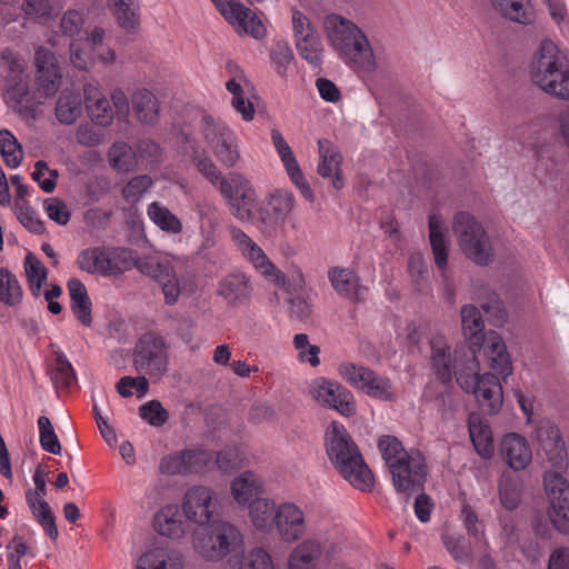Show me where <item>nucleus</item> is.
I'll list each match as a JSON object with an SVG mask.
<instances>
[{"instance_id":"7","label":"nucleus","mask_w":569,"mask_h":569,"mask_svg":"<svg viewBox=\"0 0 569 569\" xmlns=\"http://www.w3.org/2000/svg\"><path fill=\"white\" fill-rule=\"evenodd\" d=\"M452 231L462 252L477 264H488L493 259V247L482 224L469 212L455 214Z\"/></svg>"},{"instance_id":"40","label":"nucleus","mask_w":569,"mask_h":569,"mask_svg":"<svg viewBox=\"0 0 569 569\" xmlns=\"http://www.w3.org/2000/svg\"><path fill=\"white\" fill-rule=\"evenodd\" d=\"M68 290L74 317L83 326H90L92 322L91 300L84 284L79 279H70L68 281Z\"/></svg>"},{"instance_id":"39","label":"nucleus","mask_w":569,"mask_h":569,"mask_svg":"<svg viewBox=\"0 0 569 569\" xmlns=\"http://www.w3.org/2000/svg\"><path fill=\"white\" fill-rule=\"evenodd\" d=\"M46 496L47 495L26 493V501L33 518L43 528L46 533L51 539H57L59 533L58 528L51 508L44 499Z\"/></svg>"},{"instance_id":"29","label":"nucleus","mask_w":569,"mask_h":569,"mask_svg":"<svg viewBox=\"0 0 569 569\" xmlns=\"http://www.w3.org/2000/svg\"><path fill=\"white\" fill-rule=\"evenodd\" d=\"M500 455L503 461L513 470L526 469L532 460L531 448L522 436L510 432L500 442Z\"/></svg>"},{"instance_id":"12","label":"nucleus","mask_w":569,"mask_h":569,"mask_svg":"<svg viewBox=\"0 0 569 569\" xmlns=\"http://www.w3.org/2000/svg\"><path fill=\"white\" fill-rule=\"evenodd\" d=\"M315 530L316 537L296 542L288 556V569H316L320 559L326 563L335 560L338 547L321 539V529L318 526Z\"/></svg>"},{"instance_id":"47","label":"nucleus","mask_w":569,"mask_h":569,"mask_svg":"<svg viewBox=\"0 0 569 569\" xmlns=\"http://www.w3.org/2000/svg\"><path fill=\"white\" fill-rule=\"evenodd\" d=\"M149 219L163 232L179 234L182 231L181 220L167 207L154 201L147 208Z\"/></svg>"},{"instance_id":"41","label":"nucleus","mask_w":569,"mask_h":569,"mask_svg":"<svg viewBox=\"0 0 569 569\" xmlns=\"http://www.w3.org/2000/svg\"><path fill=\"white\" fill-rule=\"evenodd\" d=\"M68 290L74 317L83 326H90L92 322L91 300L84 284L79 279H70L68 281Z\"/></svg>"},{"instance_id":"61","label":"nucleus","mask_w":569,"mask_h":569,"mask_svg":"<svg viewBox=\"0 0 569 569\" xmlns=\"http://www.w3.org/2000/svg\"><path fill=\"white\" fill-rule=\"evenodd\" d=\"M32 179L44 192H52L56 188L58 171L50 169L44 161H38L34 164Z\"/></svg>"},{"instance_id":"56","label":"nucleus","mask_w":569,"mask_h":569,"mask_svg":"<svg viewBox=\"0 0 569 569\" xmlns=\"http://www.w3.org/2000/svg\"><path fill=\"white\" fill-rule=\"evenodd\" d=\"M37 423L41 448L49 453L60 455L61 445L50 419L46 416H41L38 418Z\"/></svg>"},{"instance_id":"31","label":"nucleus","mask_w":569,"mask_h":569,"mask_svg":"<svg viewBox=\"0 0 569 569\" xmlns=\"http://www.w3.org/2000/svg\"><path fill=\"white\" fill-rule=\"evenodd\" d=\"M482 347L488 366L491 370L497 375L502 376L503 379L512 375L510 356L507 351L503 339L498 332L489 330L487 333V341Z\"/></svg>"},{"instance_id":"2","label":"nucleus","mask_w":569,"mask_h":569,"mask_svg":"<svg viewBox=\"0 0 569 569\" xmlns=\"http://www.w3.org/2000/svg\"><path fill=\"white\" fill-rule=\"evenodd\" d=\"M250 525L259 533H276L283 543H296L307 536L309 523L303 508L293 501H257L250 510Z\"/></svg>"},{"instance_id":"4","label":"nucleus","mask_w":569,"mask_h":569,"mask_svg":"<svg viewBox=\"0 0 569 569\" xmlns=\"http://www.w3.org/2000/svg\"><path fill=\"white\" fill-rule=\"evenodd\" d=\"M190 546L193 551L208 561H222L223 569L236 558L242 568L248 567L252 550L243 555V536L239 528L228 521H220L209 528L194 529L190 536Z\"/></svg>"},{"instance_id":"45","label":"nucleus","mask_w":569,"mask_h":569,"mask_svg":"<svg viewBox=\"0 0 569 569\" xmlns=\"http://www.w3.org/2000/svg\"><path fill=\"white\" fill-rule=\"evenodd\" d=\"M338 375L352 388L365 392L376 371L359 363L343 361L337 367Z\"/></svg>"},{"instance_id":"25","label":"nucleus","mask_w":569,"mask_h":569,"mask_svg":"<svg viewBox=\"0 0 569 569\" xmlns=\"http://www.w3.org/2000/svg\"><path fill=\"white\" fill-rule=\"evenodd\" d=\"M264 491L262 479L253 471L247 470L239 473L230 482V495L234 503L239 507H247L248 519L250 520V510L252 506L262 499Z\"/></svg>"},{"instance_id":"14","label":"nucleus","mask_w":569,"mask_h":569,"mask_svg":"<svg viewBox=\"0 0 569 569\" xmlns=\"http://www.w3.org/2000/svg\"><path fill=\"white\" fill-rule=\"evenodd\" d=\"M220 191L227 199L234 217L243 222L253 218L257 194L243 176L231 173L221 181Z\"/></svg>"},{"instance_id":"38","label":"nucleus","mask_w":569,"mask_h":569,"mask_svg":"<svg viewBox=\"0 0 569 569\" xmlns=\"http://www.w3.org/2000/svg\"><path fill=\"white\" fill-rule=\"evenodd\" d=\"M333 289L342 297L357 301L361 296L358 276L350 269L335 267L328 272Z\"/></svg>"},{"instance_id":"58","label":"nucleus","mask_w":569,"mask_h":569,"mask_svg":"<svg viewBox=\"0 0 569 569\" xmlns=\"http://www.w3.org/2000/svg\"><path fill=\"white\" fill-rule=\"evenodd\" d=\"M52 380L57 388H69L76 382L74 370L63 355L57 357Z\"/></svg>"},{"instance_id":"33","label":"nucleus","mask_w":569,"mask_h":569,"mask_svg":"<svg viewBox=\"0 0 569 569\" xmlns=\"http://www.w3.org/2000/svg\"><path fill=\"white\" fill-rule=\"evenodd\" d=\"M134 569H186L182 557L166 548L157 547L144 551L137 560Z\"/></svg>"},{"instance_id":"15","label":"nucleus","mask_w":569,"mask_h":569,"mask_svg":"<svg viewBox=\"0 0 569 569\" xmlns=\"http://www.w3.org/2000/svg\"><path fill=\"white\" fill-rule=\"evenodd\" d=\"M545 490L549 502V518L553 527L569 532V482L557 472H546Z\"/></svg>"},{"instance_id":"54","label":"nucleus","mask_w":569,"mask_h":569,"mask_svg":"<svg viewBox=\"0 0 569 569\" xmlns=\"http://www.w3.org/2000/svg\"><path fill=\"white\" fill-rule=\"evenodd\" d=\"M506 7L509 8V4L517 3V8L515 11H503V10H495L501 17L512 22H517L522 26L532 24L536 20V11L531 3V0H503Z\"/></svg>"},{"instance_id":"30","label":"nucleus","mask_w":569,"mask_h":569,"mask_svg":"<svg viewBox=\"0 0 569 569\" xmlns=\"http://www.w3.org/2000/svg\"><path fill=\"white\" fill-rule=\"evenodd\" d=\"M37 81L44 96L54 94L60 86L61 73L53 53L44 48L36 51Z\"/></svg>"},{"instance_id":"59","label":"nucleus","mask_w":569,"mask_h":569,"mask_svg":"<svg viewBox=\"0 0 569 569\" xmlns=\"http://www.w3.org/2000/svg\"><path fill=\"white\" fill-rule=\"evenodd\" d=\"M151 187L152 180L149 176H138L123 187L122 196L127 202L137 203Z\"/></svg>"},{"instance_id":"17","label":"nucleus","mask_w":569,"mask_h":569,"mask_svg":"<svg viewBox=\"0 0 569 569\" xmlns=\"http://www.w3.org/2000/svg\"><path fill=\"white\" fill-rule=\"evenodd\" d=\"M213 6L238 34L250 36L254 39H262L266 36L262 21L239 1L218 0Z\"/></svg>"},{"instance_id":"37","label":"nucleus","mask_w":569,"mask_h":569,"mask_svg":"<svg viewBox=\"0 0 569 569\" xmlns=\"http://www.w3.org/2000/svg\"><path fill=\"white\" fill-rule=\"evenodd\" d=\"M469 435L478 455L483 459L493 456L492 433L488 423L478 415L469 417Z\"/></svg>"},{"instance_id":"57","label":"nucleus","mask_w":569,"mask_h":569,"mask_svg":"<svg viewBox=\"0 0 569 569\" xmlns=\"http://www.w3.org/2000/svg\"><path fill=\"white\" fill-rule=\"evenodd\" d=\"M107 259L111 267L109 276L119 274L134 264V257L124 248H107Z\"/></svg>"},{"instance_id":"42","label":"nucleus","mask_w":569,"mask_h":569,"mask_svg":"<svg viewBox=\"0 0 569 569\" xmlns=\"http://www.w3.org/2000/svg\"><path fill=\"white\" fill-rule=\"evenodd\" d=\"M77 266L91 274L109 276L111 267L107 259V248H87L77 257Z\"/></svg>"},{"instance_id":"22","label":"nucleus","mask_w":569,"mask_h":569,"mask_svg":"<svg viewBox=\"0 0 569 569\" xmlns=\"http://www.w3.org/2000/svg\"><path fill=\"white\" fill-rule=\"evenodd\" d=\"M213 460V453L202 448H191L168 455L160 462V471L168 475L198 472Z\"/></svg>"},{"instance_id":"9","label":"nucleus","mask_w":569,"mask_h":569,"mask_svg":"<svg viewBox=\"0 0 569 569\" xmlns=\"http://www.w3.org/2000/svg\"><path fill=\"white\" fill-rule=\"evenodd\" d=\"M202 137L207 147L227 168L234 167L240 160V140L224 122L210 116L202 119Z\"/></svg>"},{"instance_id":"43","label":"nucleus","mask_w":569,"mask_h":569,"mask_svg":"<svg viewBox=\"0 0 569 569\" xmlns=\"http://www.w3.org/2000/svg\"><path fill=\"white\" fill-rule=\"evenodd\" d=\"M296 199L292 191L283 188L273 189L266 198L268 213L276 220L284 221L292 212Z\"/></svg>"},{"instance_id":"49","label":"nucleus","mask_w":569,"mask_h":569,"mask_svg":"<svg viewBox=\"0 0 569 569\" xmlns=\"http://www.w3.org/2000/svg\"><path fill=\"white\" fill-rule=\"evenodd\" d=\"M24 273L27 283L31 295L38 298L42 293V287L48 279V269L46 266L32 253H28L23 261Z\"/></svg>"},{"instance_id":"64","label":"nucleus","mask_w":569,"mask_h":569,"mask_svg":"<svg viewBox=\"0 0 569 569\" xmlns=\"http://www.w3.org/2000/svg\"><path fill=\"white\" fill-rule=\"evenodd\" d=\"M140 417L154 427H160L168 420V412L162 405L152 400L140 407Z\"/></svg>"},{"instance_id":"8","label":"nucleus","mask_w":569,"mask_h":569,"mask_svg":"<svg viewBox=\"0 0 569 569\" xmlns=\"http://www.w3.org/2000/svg\"><path fill=\"white\" fill-rule=\"evenodd\" d=\"M181 259L173 256L161 258L151 274L161 286L166 303L174 305L179 299L189 298L196 292V281L191 274L179 273Z\"/></svg>"},{"instance_id":"23","label":"nucleus","mask_w":569,"mask_h":569,"mask_svg":"<svg viewBox=\"0 0 569 569\" xmlns=\"http://www.w3.org/2000/svg\"><path fill=\"white\" fill-rule=\"evenodd\" d=\"M226 89L231 94L230 103L246 122L254 119L256 108L252 102L254 87L246 73L238 70L227 82Z\"/></svg>"},{"instance_id":"3","label":"nucleus","mask_w":569,"mask_h":569,"mask_svg":"<svg viewBox=\"0 0 569 569\" xmlns=\"http://www.w3.org/2000/svg\"><path fill=\"white\" fill-rule=\"evenodd\" d=\"M326 450L330 461L356 489L370 491L375 477L362 459L346 427L331 421L326 429Z\"/></svg>"},{"instance_id":"44","label":"nucleus","mask_w":569,"mask_h":569,"mask_svg":"<svg viewBox=\"0 0 569 569\" xmlns=\"http://www.w3.org/2000/svg\"><path fill=\"white\" fill-rule=\"evenodd\" d=\"M298 54L309 64L318 67L322 63L325 46L317 31L293 39Z\"/></svg>"},{"instance_id":"10","label":"nucleus","mask_w":569,"mask_h":569,"mask_svg":"<svg viewBox=\"0 0 569 569\" xmlns=\"http://www.w3.org/2000/svg\"><path fill=\"white\" fill-rule=\"evenodd\" d=\"M307 396L320 407L336 410L343 417L356 415V399L340 382L327 378H312L307 385Z\"/></svg>"},{"instance_id":"18","label":"nucleus","mask_w":569,"mask_h":569,"mask_svg":"<svg viewBox=\"0 0 569 569\" xmlns=\"http://www.w3.org/2000/svg\"><path fill=\"white\" fill-rule=\"evenodd\" d=\"M461 388L475 395L477 401L488 413H497L503 403L502 387L491 373L476 375L475 378L458 375Z\"/></svg>"},{"instance_id":"19","label":"nucleus","mask_w":569,"mask_h":569,"mask_svg":"<svg viewBox=\"0 0 569 569\" xmlns=\"http://www.w3.org/2000/svg\"><path fill=\"white\" fill-rule=\"evenodd\" d=\"M104 30L94 28L86 39L73 40L70 44L71 62L78 69H87L99 60L102 63L114 61V52L103 43Z\"/></svg>"},{"instance_id":"6","label":"nucleus","mask_w":569,"mask_h":569,"mask_svg":"<svg viewBox=\"0 0 569 569\" xmlns=\"http://www.w3.org/2000/svg\"><path fill=\"white\" fill-rule=\"evenodd\" d=\"M378 447L389 467L398 492L409 495L422 485L425 469L420 452L406 451L401 442L391 436L380 438Z\"/></svg>"},{"instance_id":"28","label":"nucleus","mask_w":569,"mask_h":569,"mask_svg":"<svg viewBox=\"0 0 569 569\" xmlns=\"http://www.w3.org/2000/svg\"><path fill=\"white\" fill-rule=\"evenodd\" d=\"M535 439L545 451L552 466L562 468L566 462L567 452L560 431L555 423L542 420L536 429Z\"/></svg>"},{"instance_id":"26","label":"nucleus","mask_w":569,"mask_h":569,"mask_svg":"<svg viewBox=\"0 0 569 569\" xmlns=\"http://www.w3.org/2000/svg\"><path fill=\"white\" fill-rule=\"evenodd\" d=\"M461 326L466 341L472 349V357L468 369L477 372L479 370V363L476 358V348L480 350L487 341V333L485 331V322L482 320L479 309L475 306L467 305L461 308Z\"/></svg>"},{"instance_id":"32","label":"nucleus","mask_w":569,"mask_h":569,"mask_svg":"<svg viewBox=\"0 0 569 569\" xmlns=\"http://www.w3.org/2000/svg\"><path fill=\"white\" fill-rule=\"evenodd\" d=\"M83 91L91 121L102 128L110 126L113 121V112L106 96L93 84H87Z\"/></svg>"},{"instance_id":"5","label":"nucleus","mask_w":569,"mask_h":569,"mask_svg":"<svg viewBox=\"0 0 569 569\" xmlns=\"http://www.w3.org/2000/svg\"><path fill=\"white\" fill-rule=\"evenodd\" d=\"M530 80L547 96L569 101V64L558 44L543 39L535 50L528 67Z\"/></svg>"},{"instance_id":"27","label":"nucleus","mask_w":569,"mask_h":569,"mask_svg":"<svg viewBox=\"0 0 569 569\" xmlns=\"http://www.w3.org/2000/svg\"><path fill=\"white\" fill-rule=\"evenodd\" d=\"M182 509L177 503H167L157 510L152 518V529L161 537L179 541L186 536L187 525Z\"/></svg>"},{"instance_id":"53","label":"nucleus","mask_w":569,"mask_h":569,"mask_svg":"<svg viewBox=\"0 0 569 569\" xmlns=\"http://www.w3.org/2000/svg\"><path fill=\"white\" fill-rule=\"evenodd\" d=\"M371 399L392 402L397 400V389L390 378L387 376L378 375L377 372L371 378L369 386L363 392Z\"/></svg>"},{"instance_id":"48","label":"nucleus","mask_w":569,"mask_h":569,"mask_svg":"<svg viewBox=\"0 0 569 569\" xmlns=\"http://www.w3.org/2000/svg\"><path fill=\"white\" fill-rule=\"evenodd\" d=\"M132 104L138 119L143 123H153L159 116V103L154 94L147 89H139L132 97Z\"/></svg>"},{"instance_id":"36","label":"nucleus","mask_w":569,"mask_h":569,"mask_svg":"<svg viewBox=\"0 0 569 569\" xmlns=\"http://www.w3.org/2000/svg\"><path fill=\"white\" fill-rule=\"evenodd\" d=\"M24 300V289L16 273L0 267V303L7 308L18 309Z\"/></svg>"},{"instance_id":"35","label":"nucleus","mask_w":569,"mask_h":569,"mask_svg":"<svg viewBox=\"0 0 569 569\" xmlns=\"http://www.w3.org/2000/svg\"><path fill=\"white\" fill-rule=\"evenodd\" d=\"M218 292L229 305H237L249 298L251 286L243 272H232L220 280Z\"/></svg>"},{"instance_id":"62","label":"nucleus","mask_w":569,"mask_h":569,"mask_svg":"<svg viewBox=\"0 0 569 569\" xmlns=\"http://www.w3.org/2000/svg\"><path fill=\"white\" fill-rule=\"evenodd\" d=\"M149 388L148 380L144 376L140 377H123L117 383V390L122 397H131L137 393L138 397H143Z\"/></svg>"},{"instance_id":"20","label":"nucleus","mask_w":569,"mask_h":569,"mask_svg":"<svg viewBox=\"0 0 569 569\" xmlns=\"http://www.w3.org/2000/svg\"><path fill=\"white\" fill-rule=\"evenodd\" d=\"M428 367L432 375L443 385L452 380L458 363L457 351L452 353L447 338L440 332H430L428 336Z\"/></svg>"},{"instance_id":"52","label":"nucleus","mask_w":569,"mask_h":569,"mask_svg":"<svg viewBox=\"0 0 569 569\" xmlns=\"http://www.w3.org/2000/svg\"><path fill=\"white\" fill-rule=\"evenodd\" d=\"M0 154L11 169L18 168L23 159L22 146L8 129H0Z\"/></svg>"},{"instance_id":"34","label":"nucleus","mask_w":569,"mask_h":569,"mask_svg":"<svg viewBox=\"0 0 569 569\" xmlns=\"http://www.w3.org/2000/svg\"><path fill=\"white\" fill-rule=\"evenodd\" d=\"M429 241L431 244L435 262L442 269L448 260V228L445 219L439 213H432L429 217Z\"/></svg>"},{"instance_id":"63","label":"nucleus","mask_w":569,"mask_h":569,"mask_svg":"<svg viewBox=\"0 0 569 569\" xmlns=\"http://www.w3.org/2000/svg\"><path fill=\"white\" fill-rule=\"evenodd\" d=\"M43 210L50 220L60 226H66L71 217L67 203L59 198H49L43 202Z\"/></svg>"},{"instance_id":"51","label":"nucleus","mask_w":569,"mask_h":569,"mask_svg":"<svg viewBox=\"0 0 569 569\" xmlns=\"http://www.w3.org/2000/svg\"><path fill=\"white\" fill-rule=\"evenodd\" d=\"M108 158L110 166L118 172H129L136 169L139 163L137 153L124 142L112 144Z\"/></svg>"},{"instance_id":"55","label":"nucleus","mask_w":569,"mask_h":569,"mask_svg":"<svg viewBox=\"0 0 569 569\" xmlns=\"http://www.w3.org/2000/svg\"><path fill=\"white\" fill-rule=\"evenodd\" d=\"M293 346L300 362H308L312 368L320 365V347L310 343L309 337L306 333L296 335L293 337Z\"/></svg>"},{"instance_id":"24","label":"nucleus","mask_w":569,"mask_h":569,"mask_svg":"<svg viewBox=\"0 0 569 569\" xmlns=\"http://www.w3.org/2000/svg\"><path fill=\"white\" fill-rule=\"evenodd\" d=\"M318 152V174L325 179H330L336 190L342 189L346 184V179L342 172L343 156L339 147L328 139H319Z\"/></svg>"},{"instance_id":"60","label":"nucleus","mask_w":569,"mask_h":569,"mask_svg":"<svg viewBox=\"0 0 569 569\" xmlns=\"http://www.w3.org/2000/svg\"><path fill=\"white\" fill-rule=\"evenodd\" d=\"M293 60V52L288 42L278 41L271 49V61L276 72L284 76Z\"/></svg>"},{"instance_id":"46","label":"nucleus","mask_w":569,"mask_h":569,"mask_svg":"<svg viewBox=\"0 0 569 569\" xmlns=\"http://www.w3.org/2000/svg\"><path fill=\"white\" fill-rule=\"evenodd\" d=\"M54 114L57 120L63 124H71L82 114V100L79 93L63 91L59 96Z\"/></svg>"},{"instance_id":"16","label":"nucleus","mask_w":569,"mask_h":569,"mask_svg":"<svg viewBox=\"0 0 569 569\" xmlns=\"http://www.w3.org/2000/svg\"><path fill=\"white\" fill-rule=\"evenodd\" d=\"M181 509L189 522L204 528L217 512V495L209 487L192 486L183 495Z\"/></svg>"},{"instance_id":"1","label":"nucleus","mask_w":569,"mask_h":569,"mask_svg":"<svg viewBox=\"0 0 569 569\" xmlns=\"http://www.w3.org/2000/svg\"><path fill=\"white\" fill-rule=\"evenodd\" d=\"M322 30L329 47L346 66L362 77L376 71L372 47L355 21L338 13H328L322 18Z\"/></svg>"},{"instance_id":"21","label":"nucleus","mask_w":569,"mask_h":569,"mask_svg":"<svg viewBox=\"0 0 569 569\" xmlns=\"http://www.w3.org/2000/svg\"><path fill=\"white\" fill-rule=\"evenodd\" d=\"M270 136L271 142L290 181L299 190L303 199L311 203L315 202V193L310 188L297 161V158L291 147L286 141L283 134L278 129H272Z\"/></svg>"},{"instance_id":"50","label":"nucleus","mask_w":569,"mask_h":569,"mask_svg":"<svg viewBox=\"0 0 569 569\" xmlns=\"http://www.w3.org/2000/svg\"><path fill=\"white\" fill-rule=\"evenodd\" d=\"M119 26L126 31H134L139 26L140 7L137 0H110Z\"/></svg>"},{"instance_id":"11","label":"nucleus","mask_w":569,"mask_h":569,"mask_svg":"<svg viewBox=\"0 0 569 569\" xmlns=\"http://www.w3.org/2000/svg\"><path fill=\"white\" fill-rule=\"evenodd\" d=\"M168 362L167 346L160 336L146 333L139 339L133 356L138 372L159 379L167 372Z\"/></svg>"},{"instance_id":"13","label":"nucleus","mask_w":569,"mask_h":569,"mask_svg":"<svg viewBox=\"0 0 569 569\" xmlns=\"http://www.w3.org/2000/svg\"><path fill=\"white\" fill-rule=\"evenodd\" d=\"M230 237L238 251L261 276L277 287L284 288L286 277L276 268L258 243L236 227L230 228Z\"/></svg>"}]
</instances>
